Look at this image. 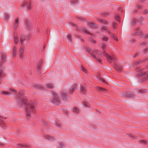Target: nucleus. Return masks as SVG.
<instances>
[{
    "label": "nucleus",
    "instance_id": "obj_1",
    "mask_svg": "<svg viewBox=\"0 0 148 148\" xmlns=\"http://www.w3.org/2000/svg\"><path fill=\"white\" fill-rule=\"evenodd\" d=\"M17 104L19 107H21L25 106L26 107L25 110L26 114V118H29L30 117V112L29 108L32 112H35L36 104L34 102H31L28 105L27 104V100L24 99L23 97L19 96H16Z\"/></svg>",
    "mask_w": 148,
    "mask_h": 148
},
{
    "label": "nucleus",
    "instance_id": "obj_2",
    "mask_svg": "<svg viewBox=\"0 0 148 148\" xmlns=\"http://www.w3.org/2000/svg\"><path fill=\"white\" fill-rule=\"evenodd\" d=\"M84 47L89 54L90 57L95 59L99 62H101L100 58L101 57V53L100 51L98 50L94 51L92 49H89L85 46H84Z\"/></svg>",
    "mask_w": 148,
    "mask_h": 148
},
{
    "label": "nucleus",
    "instance_id": "obj_3",
    "mask_svg": "<svg viewBox=\"0 0 148 148\" xmlns=\"http://www.w3.org/2000/svg\"><path fill=\"white\" fill-rule=\"evenodd\" d=\"M101 47L104 51V55L106 57L108 61L110 62H115L116 60L115 59L114 57L113 56L108 55L106 53H105L106 48L105 44L104 43H102L101 45Z\"/></svg>",
    "mask_w": 148,
    "mask_h": 148
},
{
    "label": "nucleus",
    "instance_id": "obj_4",
    "mask_svg": "<svg viewBox=\"0 0 148 148\" xmlns=\"http://www.w3.org/2000/svg\"><path fill=\"white\" fill-rule=\"evenodd\" d=\"M25 37L24 35H22L20 37V40L21 43L20 46V58L23 57L22 54L24 52V41L25 40Z\"/></svg>",
    "mask_w": 148,
    "mask_h": 148
},
{
    "label": "nucleus",
    "instance_id": "obj_5",
    "mask_svg": "<svg viewBox=\"0 0 148 148\" xmlns=\"http://www.w3.org/2000/svg\"><path fill=\"white\" fill-rule=\"evenodd\" d=\"M136 71L140 72L138 75V77H148V71L144 72L142 71L143 69L139 67H136Z\"/></svg>",
    "mask_w": 148,
    "mask_h": 148
},
{
    "label": "nucleus",
    "instance_id": "obj_6",
    "mask_svg": "<svg viewBox=\"0 0 148 148\" xmlns=\"http://www.w3.org/2000/svg\"><path fill=\"white\" fill-rule=\"evenodd\" d=\"M54 97L52 99V102L54 103H55L57 105H58L60 103L59 98L58 97V96L56 94L53 95Z\"/></svg>",
    "mask_w": 148,
    "mask_h": 148
},
{
    "label": "nucleus",
    "instance_id": "obj_7",
    "mask_svg": "<svg viewBox=\"0 0 148 148\" xmlns=\"http://www.w3.org/2000/svg\"><path fill=\"white\" fill-rule=\"evenodd\" d=\"M122 96L125 98L132 97L133 96V94L129 92H124L122 94Z\"/></svg>",
    "mask_w": 148,
    "mask_h": 148
},
{
    "label": "nucleus",
    "instance_id": "obj_8",
    "mask_svg": "<svg viewBox=\"0 0 148 148\" xmlns=\"http://www.w3.org/2000/svg\"><path fill=\"white\" fill-rule=\"evenodd\" d=\"M31 3L30 1H28L25 2L23 5V7H27L28 10H29L31 8Z\"/></svg>",
    "mask_w": 148,
    "mask_h": 148
},
{
    "label": "nucleus",
    "instance_id": "obj_9",
    "mask_svg": "<svg viewBox=\"0 0 148 148\" xmlns=\"http://www.w3.org/2000/svg\"><path fill=\"white\" fill-rule=\"evenodd\" d=\"M61 97L64 100L67 101L68 99V97L66 94V93L63 91L61 94Z\"/></svg>",
    "mask_w": 148,
    "mask_h": 148
},
{
    "label": "nucleus",
    "instance_id": "obj_10",
    "mask_svg": "<svg viewBox=\"0 0 148 148\" xmlns=\"http://www.w3.org/2000/svg\"><path fill=\"white\" fill-rule=\"evenodd\" d=\"M113 67L118 72H120L123 69V66L122 65H113Z\"/></svg>",
    "mask_w": 148,
    "mask_h": 148
},
{
    "label": "nucleus",
    "instance_id": "obj_11",
    "mask_svg": "<svg viewBox=\"0 0 148 148\" xmlns=\"http://www.w3.org/2000/svg\"><path fill=\"white\" fill-rule=\"evenodd\" d=\"M14 43L16 44H17L18 42V38L17 37V35L16 34H14Z\"/></svg>",
    "mask_w": 148,
    "mask_h": 148
},
{
    "label": "nucleus",
    "instance_id": "obj_12",
    "mask_svg": "<svg viewBox=\"0 0 148 148\" xmlns=\"http://www.w3.org/2000/svg\"><path fill=\"white\" fill-rule=\"evenodd\" d=\"M72 36L71 35H69L68 36V38L66 39V41L70 44H71L72 42Z\"/></svg>",
    "mask_w": 148,
    "mask_h": 148
},
{
    "label": "nucleus",
    "instance_id": "obj_13",
    "mask_svg": "<svg viewBox=\"0 0 148 148\" xmlns=\"http://www.w3.org/2000/svg\"><path fill=\"white\" fill-rule=\"evenodd\" d=\"M77 84H74L73 85L72 87L70 88V92L71 93H72L73 92V90H74L76 88Z\"/></svg>",
    "mask_w": 148,
    "mask_h": 148
},
{
    "label": "nucleus",
    "instance_id": "obj_14",
    "mask_svg": "<svg viewBox=\"0 0 148 148\" xmlns=\"http://www.w3.org/2000/svg\"><path fill=\"white\" fill-rule=\"evenodd\" d=\"M26 26L27 29H31L32 27V25L31 23L29 22L26 21Z\"/></svg>",
    "mask_w": 148,
    "mask_h": 148
},
{
    "label": "nucleus",
    "instance_id": "obj_15",
    "mask_svg": "<svg viewBox=\"0 0 148 148\" xmlns=\"http://www.w3.org/2000/svg\"><path fill=\"white\" fill-rule=\"evenodd\" d=\"M80 68L81 70L84 73H87L88 72L87 70L85 69L83 65H80Z\"/></svg>",
    "mask_w": 148,
    "mask_h": 148
},
{
    "label": "nucleus",
    "instance_id": "obj_16",
    "mask_svg": "<svg viewBox=\"0 0 148 148\" xmlns=\"http://www.w3.org/2000/svg\"><path fill=\"white\" fill-rule=\"evenodd\" d=\"M96 88L98 90H99L101 91H102L103 92H106L107 91L106 90V89H105L101 87H97Z\"/></svg>",
    "mask_w": 148,
    "mask_h": 148
},
{
    "label": "nucleus",
    "instance_id": "obj_17",
    "mask_svg": "<svg viewBox=\"0 0 148 148\" xmlns=\"http://www.w3.org/2000/svg\"><path fill=\"white\" fill-rule=\"evenodd\" d=\"M1 56V59L2 60L5 61L6 60V58L5 55V53H2Z\"/></svg>",
    "mask_w": 148,
    "mask_h": 148
},
{
    "label": "nucleus",
    "instance_id": "obj_18",
    "mask_svg": "<svg viewBox=\"0 0 148 148\" xmlns=\"http://www.w3.org/2000/svg\"><path fill=\"white\" fill-rule=\"evenodd\" d=\"M3 118L2 116H0V124H2V125L5 127V124L3 122Z\"/></svg>",
    "mask_w": 148,
    "mask_h": 148
},
{
    "label": "nucleus",
    "instance_id": "obj_19",
    "mask_svg": "<svg viewBox=\"0 0 148 148\" xmlns=\"http://www.w3.org/2000/svg\"><path fill=\"white\" fill-rule=\"evenodd\" d=\"M45 86L46 87L50 89H52L53 88V86L51 84H45Z\"/></svg>",
    "mask_w": 148,
    "mask_h": 148
},
{
    "label": "nucleus",
    "instance_id": "obj_20",
    "mask_svg": "<svg viewBox=\"0 0 148 148\" xmlns=\"http://www.w3.org/2000/svg\"><path fill=\"white\" fill-rule=\"evenodd\" d=\"M142 53V52H137L134 55V56L133 57V58H134L139 56H142V55L141 54V53Z\"/></svg>",
    "mask_w": 148,
    "mask_h": 148
},
{
    "label": "nucleus",
    "instance_id": "obj_21",
    "mask_svg": "<svg viewBox=\"0 0 148 148\" xmlns=\"http://www.w3.org/2000/svg\"><path fill=\"white\" fill-rule=\"evenodd\" d=\"M103 41H107L108 40V38L107 37L105 36H103L101 37Z\"/></svg>",
    "mask_w": 148,
    "mask_h": 148
},
{
    "label": "nucleus",
    "instance_id": "obj_22",
    "mask_svg": "<svg viewBox=\"0 0 148 148\" xmlns=\"http://www.w3.org/2000/svg\"><path fill=\"white\" fill-rule=\"evenodd\" d=\"M101 30H102L106 31H107L108 32L109 34H110V32H109V31L104 26H102V28L101 29Z\"/></svg>",
    "mask_w": 148,
    "mask_h": 148
},
{
    "label": "nucleus",
    "instance_id": "obj_23",
    "mask_svg": "<svg viewBox=\"0 0 148 148\" xmlns=\"http://www.w3.org/2000/svg\"><path fill=\"white\" fill-rule=\"evenodd\" d=\"M137 23H138V21L136 19L133 20L131 22L132 25H134Z\"/></svg>",
    "mask_w": 148,
    "mask_h": 148
},
{
    "label": "nucleus",
    "instance_id": "obj_24",
    "mask_svg": "<svg viewBox=\"0 0 148 148\" xmlns=\"http://www.w3.org/2000/svg\"><path fill=\"white\" fill-rule=\"evenodd\" d=\"M1 94L3 95H10V93L8 92L3 91L1 92Z\"/></svg>",
    "mask_w": 148,
    "mask_h": 148
},
{
    "label": "nucleus",
    "instance_id": "obj_25",
    "mask_svg": "<svg viewBox=\"0 0 148 148\" xmlns=\"http://www.w3.org/2000/svg\"><path fill=\"white\" fill-rule=\"evenodd\" d=\"M44 137L45 138L47 139L52 140V139H54L53 138H52L49 136L48 135H45Z\"/></svg>",
    "mask_w": 148,
    "mask_h": 148
},
{
    "label": "nucleus",
    "instance_id": "obj_26",
    "mask_svg": "<svg viewBox=\"0 0 148 148\" xmlns=\"http://www.w3.org/2000/svg\"><path fill=\"white\" fill-rule=\"evenodd\" d=\"M98 21L99 22H101L102 23H103L105 24H106V23H107V22H106L105 21H104L103 20H102V19H98Z\"/></svg>",
    "mask_w": 148,
    "mask_h": 148
},
{
    "label": "nucleus",
    "instance_id": "obj_27",
    "mask_svg": "<svg viewBox=\"0 0 148 148\" xmlns=\"http://www.w3.org/2000/svg\"><path fill=\"white\" fill-rule=\"evenodd\" d=\"M89 25L92 28H95V25L94 24H93L92 23L89 22Z\"/></svg>",
    "mask_w": 148,
    "mask_h": 148
},
{
    "label": "nucleus",
    "instance_id": "obj_28",
    "mask_svg": "<svg viewBox=\"0 0 148 148\" xmlns=\"http://www.w3.org/2000/svg\"><path fill=\"white\" fill-rule=\"evenodd\" d=\"M59 148H63L64 146V144L63 143H59Z\"/></svg>",
    "mask_w": 148,
    "mask_h": 148
},
{
    "label": "nucleus",
    "instance_id": "obj_29",
    "mask_svg": "<svg viewBox=\"0 0 148 148\" xmlns=\"http://www.w3.org/2000/svg\"><path fill=\"white\" fill-rule=\"evenodd\" d=\"M73 112L75 113H78L79 110L76 107H75L73 109Z\"/></svg>",
    "mask_w": 148,
    "mask_h": 148
},
{
    "label": "nucleus",
    "instance_id": "obj_30",
    "mask_svg": "<svg viewBox=\"0 0 148 148\" xmlns=\"http://www.w3.org/2000/svg\"><path fill=\"white\" fill-rule=\"evenodd\" d=\"M42 68L41 65H38L37 69L38 72L40 71L41 69Z\"/></svg>",
    "mask_w": 148,
    "mask_h": 148
},
{
    "label": "nucleus",
    "instance_id": "obj_31",
    "mask_svg": "<svg viewBox=\"0 0 148 148\" xmlns=\"http://www.w3.org/2000/svg\"><path fill=\"white\" fill-rule=\"evenodd\" d=\"M78 2L76 0H72L71 1V3L73 4H76Z\"/></svg>",
    "mask_w": 148,
    "mask_h": 148
},
{
    "label": "nucleus",
    "instance_id": "obj_32",
    "mask_svg": "<svg viewBox=\"0 0 148 148\" xmlns=\"http://www.w3.org/2000/svg\"><path fill=\"white\" fill-rule=\"evenodd\" d=\"M143 62L141 60H138V61L136 62V63L134 65H137L142 63Z\"/></svg>",
    "mask_w": 148,
    "mask_h": 148
},
{
    "label": "nucleus",
    "instance_id": "obj_33",
    "mask_svg": "<svg viewBox=\"0 0 148 148\" xmlns=\"http://www.w3.org/2000/svg\"><path fill=\"white\" fill-rule=\"evenodd\" d=\"M140 142L142 143H143L144 144H146L147 143V141L145 140H140Z\"/></svg>",
    "mask_w": 148,
    "mask_h": 148
},
{
    "label": "nucleus",
    "instance_id": "obj_34",
    "mask_svg": "<svg viewBox=\"0 0 148 148\" xmlns=\"http://www.w3.org/2000/svg\"><path fill=\"white\" fill-rule=\"evenodd\" d=\"M82 31L84 32L87 34H89V32H88V31L85 29L83 28L82 29Z\"/></svg>",
    "mask_w": 148,
    "mask_h": 148
},
{
    "label": "nucleus",
    "instance_id": "obj_35",
    "mask_svg": "<svg viewBox=\"0 0 148 148\" xmlns=\"http://www.w3.org/2000/svg\"><path fill=\"white\" fill-rule=\"evenodd\" d=\"M112 37L116 41H118V39L116 36H115L113 34H112Z\"/></svg>",
    "mask_w": 148,
    "mask_h": 148
},
{
    "label": "nucleus",
    "instance_id": "obj_36",
    "mask_svg": "<svg viewBox=\"0 0 148 148\" xmlns=\"http://www.w3.org/2000/svg\"><path fill=\"white\" fill-rule=\"evenodd\" d=\"M18 19H17L16 21H15V27H16L17 26L18 24Z\"/></svg>",
    "mask_w": 148,
    "mask_h": 148
},
{
    "label": "nucleus",
    "instance_id": "obj_37",
    "mask_svg": "<svg viewBox=\"0 0 148 148\" xmlns=\"http://www.w3.org/2000/svg\"><path fill=\"white\" fill-rule=\"evenodd\" d=\"M146 43L145 42H143L141 43H140V45L141 47H143L145 45H146Z\"/></svg>",
    "mask_w": 148,
    "mask_h": 148
},
{
    "label": "nucleus",
    "instance_id": "obj_38",
    "mask_svg": "<svg viewBox=\"0 0 148 148\" xmlns=\"http://www.w3.org/2000/svg\"><path fill=\"white\" fill-rule=\"evenodd\" d=\"M16 50V48H14V50L13 51V56H15L16 54V52L15 50Z\"/></svg>",
    "mask_w": 148,
    "mask_h": 148
},
{
    "label": "nucleus",
    "instance_id": "obj_39",
    "mask_svg": "<svg viewBox=\"0 0 148 148\" xmlns=\"http://www.w3.org/2000/svg\"><path fill=\"white\" fill-rule=\"evenodd\" d=\"M5 17L7 20H8L9 19V16L8 14H5Z\"/></svg>",
    "mask_w": 148,
    "mask_h": 148
},
{
    "label": "nucleus",
    "instance_id": "obj_40",
    "mask_svg": "<svg viewBox=\"0 0 148 148\" xmlns=\"http://www.w3.org/2000/svg\"><path fill=\"white\" fill-rule=\"evenodd\" d=\"M135 41V40L134 39H132L130 40V44H132Z\"/></svg>",
    "mask_w": 148,
    "mask_h": 148
},
{
    "label": "nucleus",
    "instance_id": "obj_41",
    "mask_svg": "<svg viewBox=\"0 0 148 148\" xmlns=\"http://www.w3.org/2000/svg\"><path fill=\"white\" fill-rule=\"evenodd\" d=\"M99 79L100 80L102 81L104 83H105L106 84L107 83V82L105 81V80H104V79H103V78L100 77H99Z\"/></svg>",
    "mask_w": 148,
    "mask_h": 148
},
{
    "label": "nucleus",
    "instance_id": "obj_42",
    "mask_svg": "<svg viewBox=\"0 0 148 148\" xmlns=\"http://www.w3.org/2000/svg\"><path fill=\"white\" fill-rule=\"evenodd\" d=\"M148 52V49H146L144 51V52L143 53V54H144L145 53Z\"/></svg>",
    "mask_w": 148,
    "mask_h": 148
},
{
    "label": "nucleus",
    "instance_id": "obj_43",
    "mask_svg": "<svg viewBox=\"0 0 148 148\" xmlns=\"http://www.w3.org/2000/svg\"><path fill=\"white\" fill-rule=\"evenodd\" d=\"M19 95H17V96H19L20 97H22V95H23V93L22 92H21L19 91Z\"/></svg>",
    "mask_w": 148,
    "mask_h": 148
},
{
    "label": "nucleus",
    "instance_id": "obj_44",
    "mask_svg": "<svg viewBox=\"0 0 148 148\" xmlns=\"http://www.w3.org/2000/svg\"><path fill=\"white\" fill-rule=\"evenodd\" d=\"M83 104L85 107H87V103L86 102L84 101L83 102Z\"/></svg>",
    "mask_w": 148,
    "mask_h": 148
},
{
    "label": "nucleus",
    "instance_id": "obj_45",
    "mask_svg": "<svg viewBox=\"0 0 148 148\" xmlns=\"http://www.w3.org/2000/svg\"><path fill=\"white\" fill-rule=\"evenodd\" d=\"M57 125L59 127H60L61 126V124L58 122H57L56 123Z\"/></svg>",
    "mask_w": 148,
    "mask_h": 148
},
{
    "label": "nucleus",
    "instance_id": "obj_46",
    "mask_svg": "<svg viewBox=\"0 0 148 148\" xmlns=\"http://www.w3.org/2000/svg\"><path fill=\"white\" fill-rule=\"evenodd\" d=\"M143 13L144 14H148V10H147L144 11L143 12Z\"/></svg>",
    "mask_w": 148,
    "mask_h": 148
},
{
    "label": "nucleus",
    "instance_id": "obj_47",
    "mask_svg": "<svg viewBox=\"0 0 148 148\" xmlns=\"http://www.w3.org/2000/svg\"><path fill=\"white\" fill-rule=\"evenodd\" d=\"M143 37L144 38H148V34L143 35Z\"/></svg>",
    "mask_w": 148,
    "mask_h": 148
},
{
    "label": "nucleus",
    "instance_id": "obj_48",
    "mask_svg": "<svg viewBox=\"0 0 148 148\" xmlns=\"http://www.w3.org/2000/svg\"><path fill=\"white\" fill-rule=\"evenodd\" d=\"M80 90L81 91H85V89L83 87H82L81 88Z\"/></svg>",
    "mask_w": 148,
    "mask_h": 148
},
{
    "label": "nucleus",
    "instance_id": "obj_49",
    "mask_svg": "<svg viewBox=\"0 0 148 148\" xmlns=\"http://www.w3.org/2000/svg\"><path fill=\"white\" fill-rule=\"evenodd\" d=\"M10 90L14 92H16V90L13 89H10Z\"/></svg>",
    "mask_w": 148,
    "mask_h": 148
},
{
    "label": "nucleus",
    "instance_id": "obj_50",
    "mask_svg": "<svg viewBox=\"0 0 148 148\" xmlns=\"http://www.w3.org/2000/svg\"><path fill=\"white\" fill-rule=\"evenodd\" d=\"M71 25L72 26H73L74 27H76V28H77V26L76 25H75V24H73L72 23L71 24Z\"/></svg>",
    "mask_w": 148,
    "mask_h": 148
},
{
    "label": "nucleus",
    "instance_id": "obj_51",
    "mask_svg": "<svg viewBox=\"0 0 148 148\" xmlns=\"http://www.w3.org/2000/svg\"><path fill=\"white\" fill-rule=\"evenodd\" d=\"M42 61L41 60H40L39 62V64L38 65H42Z\"/></svg>",
    "mask_w": 148,
    "mask_h": 148
},
{
    "label": "nucleus",
    "instance_id": "obj_52",
    "mask_svg": "<svg viewBox=\"0 0 148 148\" xmlns=\"http://www.w3.org/2000/svg\"><path fill=\"white\" fill-rule=\"evenodd\" d=\"M139 29V28H137V31L136 32V33H139V32H138V30Z\"/></svg>",
    "mask_w": 148,
    "mask_h": 148
},
{
    "label": "nucleus",
    "instance_id": "obj_53",
    "mask_svg": "<svg viewBox=\"0 0 148 148\" xmlns=\"http://www.w3.org/2000/svg\"><path fill=\"white\" fill-rule=\"evenodd\" d=\"M91 41H92V42L94 43H95V41L92 39H91Z\"/></svg>",
    "mask_w": 148,
    "mask_h": 148
},
{
    "label": "nucleus",
    "instance_id": "obj_54",
    "mask_svg": "<svg viewBox=\"0 0 148 148\" xmlns=\"http://www.w3.org/2000/svg\"><path fill=\"white\" fill-rule=\"evenodd\" d=\"M116 19L117 20H119V17H116Z\"/></svg>",
    "mask_w": 148,
    "mask_h": 148
},
{
    "label": "nucleus",
    "instance_id": "obj_55",
    "mask_svg": "<svg viewBox=\"0 0 148 148\" xmlns=\"http://www.w3.org/2000/svg\"><path fill=\"white\" fill-rule=\"evenodd\" d=\"M40 88L41 89L44 90V89H43V88L41 86H40Z\"/></svg>",
    "mask_w": 148,
    "mask_h": 148
},
{
    "label": "nucleus",
    "instance_id": "obj_56",
    "mask_svg": "<svg viewBox=\"0 0 148 148\" xmlns=\"http://www.w3.org/2000/svg\"><path fill=\"white\" fill-rule=\"evenodd\" d=\"M44 124L45 125H47V123L46 122H44Z\"/></svg>",
    "mask_w": 148,
    "mask_h": 148
},
{
    "label": "nucleus",
    "instance_id": "obj_57",
    "mask_svg": "<svg viewBox=\"0 0 148 148\" xmlns=\"http://www.w3.org/2000/svg\"><path fill=\"white\" fill-rule=\"evenodd\" d=\"M144 90H139V92H143V91Z\"/></svg>",
    "mask_w": 148,
    "mask_h": 148
},
{
    "label": "nucleus",
    "instance_id": "obj_58",
    "mask_svg": "<svg viewBox=\"0 0 148 148\" xmlns=\"http://www.w3.org/2000/svg\"><path fill=\"white\" fill-rule=\"evenodd\" d=\"M0 145H4V144L2 143H0Z\"/></svg>",
    "mask_w": 148,
    "mask_h": 148
},
{
    "label": "nucleus",
    "instance_id": "obj_59",
    "mask_svg": "<svg viewBox=\"0 0 148 148\" xmlns=\"http://www.w3.org/2000/svg\"><path fill=\"white\" fill-rule=\"evenodd\" d=\"M130 137L134 138V137L133 136H132V135H130Z\"/></svg>",
    "mask_w": 148,
    "mask_h": 148
},
{
    "label": "nucleus",
    "instance_id": "obj_60",
    "mask_svg": "<svg viewBox=\"0 0 148 148\" xmlns=\"http://www.w3.org/2000/svg\"><path fill=\"white\" fill-rule=\"evenodd\" d=\"M145 0H141V2H143V1H144Z\"/></svg>",
    "mask_w": 148,
    "mask_h": 148
},
{
    "label": "nucleus",
    "instance_id": "obj_61",
    "mask_svg": "<svg viewBox=\"0 0 148 148\" xmlns=\"http://www.w3.org/2000/svg\"><path fill=\"white\" fill-rule=\"evenodd\" d=\"M141 8V7H140V6H139V7H138V8H139V9H140V8Z\"/></svg>",
    "mask_w": 148,
    "mask_h": 148
},
{
    "label": "nucleus",
    "instance_id": "obj_62",
    "mask_svg": "<svg viewBox=\"0 0 148 148\" xmlns=\"http://www.w3.org/2000/svg\"><path fill=\"white\" fill-rule=\"evenodd\" d=\"M19 147H21V145H20V146H18Z\"/></svg>",
    "mask_w": 148,
    "mask_h": 148
},
{
    "label": "nucleus",
    "instance_id": "obj_63",
    "mask_svg": "<svg viewBox=\"0 0 148 148\" xmlns=\"http://www.w3.org/2000/svg\"><path fill=\"white\" fill-rule=\"evenodd\" d=\"M28 38H29V37H28L27 38L28 39Z\"/></svg>",
    "mask_w": 148,
    "mask_h": 148
}]
</instances>
